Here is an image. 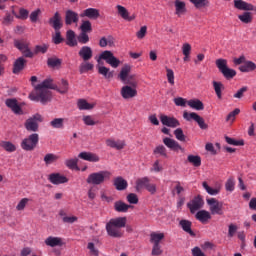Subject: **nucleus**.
I'll list each match as a JSON object with an SVG mask.
<instances>
[{
    "label": "nucleus",
    "mask_w": 256,
    "mask_h": 256,
    "mask_svg": "<svg viewBox=\"0 0 256 256\" xmlns=\"http://www.w3.org/2000/svg\"><path fill=\"white\" fill-rule=\"evenodd\" d=\"M56 161H59V156L56 154L48 153L44 156L45 165H53Z\"/></svg>",
    "instance_id": "nucleus-40"
},
{
    "label": "nucleus",
    "mask_w": 256,
    "mask_h": 256,
    "mask_svg": "<svg viewBox=\"0 0 256 256\" xmlns=\"http://www.w3.org/2000/svg\"><path fill=\"white\" fill-rule=\"evenodd\" d=\"M78 157L79 159H83V161H89L90 163H98V161H100L99 156L91 152H81Z\"/></svg>",
    "instance_id": "nucleus-19"
},
{
    "label": "nucleus",
    "mask_w": 256,
    "mask_h": 256,
    "mask_svg": "<svg viewBox=\"0 0 256 256\" xmlns=\"http://www.w3.org/2000/svg\"><path fill=\"white\" fill-rule=\"evenodd\" d=\"M238 18L242 23H251V21H253L250 12H244L242 15H239Z\"/></svg>",
    "instance_id": "nucleus-54"
},
{
    "label": "nucleus",
    "mask_w": 256,
    "mask_h": 256,
    "mask_svg": "<svg viewBox=\"0 0 256 256\" xmlns=\"http://www.w3.org/2000/svg\"><path fill=\"white\" fill-rule=\"evenodd\" d=\"M114 209L117 211V213H127L129 209H133V206L126 204L123 201H116L114 203Z\"/></svg>",
    "instance_id": "nucleus-24"
},
{
    "label": "nucleus",
    "mask_w": 256,
    "mask_h": 256,
    "mask_svg": "<svg viewBox=\"0 0 256 256\" xmlns=\"http://www.w3.org/2000/svg\"><path fill=\"white\" fill-rule=\"evenodd\" d=\"M198 117H199V114L195 112H190V113L187 111L183 112V119H185L186 121H197Z\"/></svg>",
    "instance_id": "nucleus-48"
},
{
    "label": "nucleus",
    "mask_w": 256,
    "mask_h": 256,
    "mask_svg": "<svg viewBox=\"0 0 256 256\" xmlns=\"http://www.w3.org/2000/svg\"><path fill=\"white\" fill-rule=\"evenodd\" d=\"M125 83V85H128L129 87H134L137 88L138 82L137 79L135 78V75H130L126 78L125 81H122Z\"/></svg>",
    "instance_id": "nucleus-47"
},
{
    "label": "nucleus",
    "mask_w": 256,
    "mask_h": 256,
    "mask_svg": "<svg viewBox=\"0 0 256 256\" xmlns=\"http://www.w3.org/2000/svg\"><path fill=\"white\" fill-rule=\"evenodd\" d=\"M78 43H81V45H86V43H89V35L81 32L78 36Z\"/></svg>",
    "instance_id": "nucleus-60"
},
{
    "label": "nucleus",
    "mask_w": 256,
    "mask_h": 256,
    "mask_svg": "<svg viewBox=\"0 0 256 256\" xmlns=\"http://www.w3.org/2000/svg\"><path fill=\"white\" fill-rule=\"evenodd\" d=\"M52 41L54 45H60V43H63V37H61V30H55V35L52 36Z\"/></svg>",
    "instance_id": "nucleus-51"
},
{
    "label": "nucleus",
    "mask_w": 256,
    "mask_h": 256,
    "mask_svg": "<svg viewBox=\"0 0 256 256\" xmlns=\"http://www.w3.org/2000/svg\"><path fill=\"white\" fill-rule=\"evenodd\" d=\"M66 25H73V23H79V14L73 10H67L65 12Z\"/></svg>",
    "instance_id": "nucleus-16"
},
{
    "label": "nucleus",
    "mask_w": 256,
    "mask_h": 256,
    "mask_svg": "<svg viewBox=\"0 0 256 256\" xmlns=\"http://www.w3.org/2000/svg\"><path fill=\"white\" fill-rule=\"evenodd\" d=\"M63 61L59 58H48L47 65L48 67H59Z\"/></svg>",
    "instance_id": "nucleus-52"
},
{
    "label": "nucleus",
    "mask_w": 256,
    "mask_h": 256,
    "mask_svg": "<svg viewBox=\"0 0 256 256\" xmlns=\"http://www.w3.org/2000/svg\"><path fill=\"white\" fill-rule=\"evenodd\" d=\"M37 145H39V134L37 133L30 134L21 142V148L24 151H34Z\"/></svg>",
    "instance_id": "nucleus-7"
},
{
    "label": "nucleus",
    "mask_w": 256,
    "mask_h": 256,
    "mask_svg": "<svg viewBox=\"0 0 256 256\" xmlns=\"http://www.w3.org/2000/svg\"><path fill=\"white\" fill-rule=\"evenodd\" d=\"M45 245L48 247H61V245H63V240L60 237L50 236L46 238Z\"/></svg>",
    "instance_id": "nucleus-28"
},
{
    "label": "nucleus",
    "mask_w": 256,
    "mask_h": 256,
    "mask_svg": "<svg viewBox=\"0 0 256 256\" xmlns=\"http://www.w3.org/2000/svg\"><path fill=\"white\" fill-rule=\"evenodd\" d=\"M225 141L226 143H228V145H234L235 147H241L245 145V142L243 140H235L229 136L225 137Z\"/></svg>",
    "instance_id": "nucleus-46"
},
{
    "label": "nucleus",
    "mask_w": 256,
    "mask_h": 256,
    "mask_svg": "<svg viewBox=\"0 0 256 256\" xmlns=\"http://www.w3.org/2000/svg\"><path fill=\"white\" fill-rule=\"evenodd\" d=\"M163 143H164V145H166V147H168V149H171L172 151H182L183 150V148L181 147L179 142L175 141L174 139L166 137L163 139Z\"/></svg>",
    "instance_id": "nucleus-21"
},
{
    "label": "nucleus",
    "mask_w": 256,
    "mask_h": 256,
    "mask_svg": "<svg viewBox=\"0 0 256 256\" xmlns=\"http://www.w3.org/2000/svg\"><path fill=\"white\" fill-rule=\"evenodd\" d=\"M180 227L185 231V233H188L190 237H195V232L191 229V221L189 220H180L179 222Z\"/></svg>",
    "instance_id": "nucleus-30"
},
{
    "label": "nucleus",
    "mask_w": 256,
    "mask_h": 256,
    "mask_svg": "<svg viewBox=\"0 0 256 256\" xmlns=\"http://www.w3.org/2000/svg\"><path fill=\"white\" fill-rule=\"evenodd\" d=\"M202 187H204L208 195H219L221 193V188H211L207 182H203Z\"/></svg>",
    "instance_id": "nucleus-44"
},
{
    "label": "nucleus",
    "mask_w": 256,
    "mask_h": 256,
    "mask_svg": "<svg viewBox=\"0 0 256 256\" xmlns=\"http://www.w3.org/2000/svg\"><path fill=\"white\" fill-rule=\"evenodd\" d=\"M78 55L83 61H90V59H93V49L89 46H83L79 50Z\"/></svg>",
    "instance_id": "nucleus-18"
},
{
    "label": "nucleus",
    "mask_w": 256,
    "mask_h": 256,
    "mask_svg": "<svg viewBox=\"0 0 256 256\" xmlns=\"http://www.w3.org/2000/svg\"><path fill=\"white\" fill-rule=\"evenodd\" d=\"M212 215H223V202L216 198H209L206 200Z\"/></svg>",
    "instance_id": "nucleus-8"
},
{
    "label": "nucleus",
    "mask_w": 256,
    "mask_h": 256,
    "mask_svg": "<svg viewBox=\"0 0 256 256\" xmlns=\"http://www.w3.org/2000/svg\"><path fill=\"white\" fill-rule=\"evenodd\" d=\"M49 89H57V85L53 84V79L47 78L41 84L35 86V92L29 94V99L31 101H36L37 103H42V105H47L51 101V91Z\"/></svg>",
    "instance_id": "nucleus-1"
},
{
    "label": "nucleus",
    "mask_w": 256,
    "mask_h": 256,
    "mask_svg": "<svg viewBox=\"0 0 256 256\" xmlns=\"http://www.w3.org/2000/svg\"><path fill=\"white\" fill-rule=\"evenodd\" d=\"M48 181H50L52 185H62L63 183H67L69 179L60 173H52L48 176Z\"/></svg>",
    "instance_id": "nucleus-15"
},
{
    "label": "nucleus",
    "mask_w": 256,
    "mask_h": 256,
    "mask_svg": "<svg viewBox=\"0 0 256 256\" xmlns=\"http://www.w3.org/2000/svg\"><path fill=\"white\" fill-rule=\"evenodd\" d=\"M63 123H64L63 118H55L50 122V125L51 127H53V129H62Z\"/></svg>",
    "instance_id": "nucleus-49"
},
{
    "label": "nucleus",
    "mask_w": 256,
    "mask_h": 256,
    "mask_svg": "<svg viewBox=\"0 0 256 256\" xmlns=\"http://www.w3.org/2000/svg\"><path fill=\"white\" fill-rule=\"evenodd\" d=\"M239 228L235 224H230L228 226V237H235V233H237V230Z\"/></svg>",
    "instance_id": "nucleus-64"
},
{
    "label": "nucleus",
    "mask_w": 256,
    "mask_h": 256,
    "mask_svg": "<svg viewBox=\"0 0 256 256\" xmlns=\"http://www.w3.org/2000/svg\"><path fill=\"white\" fill-rule=\"evenodd\" d=\"M120 93L123 99H133V97H137V88L125 85L121 88Z\"/></svg>",
    "instance_id": "nucleus-13"
},
{
    "label": "nucleus",
    "mask_w": 256,
    "mask_h": 256,
    "mask_svg": "<svg viewBox=\"0 0 256 256\" xmlns=\"http://www.w3.org/2000/svg\"><path fill=\"white\" fill-rule=\"evenodd\" d=\"M160 121L162 125H165L166 127H171L172 129H175V127H179L181 123L177 118L175 117H169L167 115H161L160 116Z\"/></svg>",
    "instance_id": "nucleus-11"
},
{
    "label": "nucleus",
    "mask_w": 256,
    "mask_h": 256,
    "mask_svg": "<svg viewBox=\"0 0 256 256\" xmlns=\"http://www.w3.org/2000/svg\"><path fill=\"white\" fill-rule=\"evenodd\" d=\"M14 47H16V49H19V51H21V53H22L26 49V47H29V45L27 43H25L24 41L15 40Z\"/></svg>",
    "instance_id": "nucleus-57"
},
{
    "label": "nucleus",
    "mask_w": 256,
    "mask_h": 256,
    "mask_svg": "<svg viewBox=\"0 0 256 256\" xmlns=\"http://www.w3.org/2000/svg\"><path fill=\"white\" fill-rule=\"evenodd\" d=\"M39 123H43V116L41 114H34L26 120L24 126L30 133H37L39 131Z\"/></svg>",
    "instance_id": "nucleus-6"
},
{
    "label": "nucleus",
    "mask_w": 256,
    "mask_h": 256,
    "mask_svg": "<svg viewBox=\"0 0 256 256\" xmlns=\"http://www.w3.org/2000/svg\"><path fill=\"white\" fill-rule=\"evenodd\" d=\"M27 203H29V198L21 199L16 206L17 211H23V209H25V207H27Z\"/></svg>",
    "instance_id": "nucleus-62"
},
{
    "label": "nucleus",
    "mask_w": 256,
    "mask_h": 256,
    "mask_svg": "<svg viewBox=\"0 0 256 256\" xmlns=\"http://www.w3.org/2000/svg\"><path fill=\"white\" fill-rule=\"evenodd\" d=\"M238 69L241 71V73H251L255 71L256 64L253 61L246 60L245 63L240 65Z\"/></svg>",
    "instance_id": "nucleus-23"
},
{
    "label": "nucleus",
    "mask_w": 256,
    "mask_h": 256,
    "mask_svg": "<svg viewBox=\"0 0 256 256\" xmlns=\"http://www.w3.org/2000/svg\"><path fill=\"white\" fill-rule=\"evenodd\" d=\"M163 239H165V233L152 232L150 234V243L153 245H160Z\"/></svg>",
    "instance_id": "nucleus-33"
},
{
    "label": "nucleus",
    "mask_w": 256,
    "mask_h": 256,
    "mask_svg": "<svg viewBox=\"0 0 256 256\" xmlns=\"http://www.w3.org/2000/svg\"><path fill=\"white\" fill-rule=\"evenodd\" d=\"M216 67H218L220 73H222L223 77H225V79H227L228 81L233 79V77L237 75V71L227 66L226 59H223V58L217 59Z\"/></svg>",
    "instance_id": "nucleus-4"
},
{
    "label": "nucleus",
    "mask_w": 256,
    "mask_h": 256,
    "mask_svg": "<svg viewBox=\"0 0 256 256\" xmlns=\"http://www.w3.org/2000/svg\"><path fill=\"white\" fill-rule=\"evenodd\" d=\"M155 155H161L162 157H167V148L163 145H159L154 149Z\"/></svg>",
    "instance_id": "nucleus-53"
},
{
    "label": "nucleus",
    "mask_w": 256,
    "mask_h": 256,
    "mask_svg": "<svg viewBox=\"0 0 256 256\" xmlns=\"http://www.w3.org/2000/svg\"><path fill=\"white\" fill-rule=\"evenodd\" d=\"M212 87L216 93L217 99H223V92L225 91V85L219 81H212Z\"/></svg>",
    "instance_id": "nucleus-22"
},
{
    "label": "nucleus",
    "mask_w": 256,
    "mask_h": 256,
    "mask_svg": "<svg viewBox=\"0 0 256 256\" xmlns=\"http://www.w3.org/2000/svg\"><path fill=\"white\" fill-rule=\"evenodd\" d=\"M94 67H95V65H93L91 62L84 61L79 66L80 74L83 75V73H87L89 71H93Z\"/></svg>",
    "instance_id": "nucleus-39"
},
{
    "label": "nucleus",
    "mask_w": 256,
    "mask_h": 256,
    "mask_svg": "<svg viewBox=\"0 0 256 256\" xmlns=\"http://www.w3.org/2000/svg\"><path fill=\"white\" fill-rule=\"evenodd\" d=\"M78 161L79 160L77 158L68 159L65 161V165L68 167V169H77Z\"/></svg>",
    "instance_id": "nucleus-58"
},
{
    "label": "nucleus",
    "mask_w": 256,
    "mask_h": 256,
    "mask_svg": "<svg viewBox=\"0 0 256 256\" xmlns=\"http://www.w3.org/2000/svg\"><path fill=\"white\" fill-rule=\"evenodd\" d=\"M126 199L130 205H137V203H139V197H137L135 193L128 194Z\"/></svg>",
    "instance_id": "nucleus-55"
},
{
    "label": "nucleus",
    "mask_w": 256,
    "mask_h": 256,
    "mask_svg": "<svg viewBox=\"0 0 256 256\" xmlns=\"http://www.w3.org/2000/svg\"><path fill=\"white\" fill-rule=\"evenodd\" d=\"M187 159L194 167H201V156L189 155Z\"/></svg>",
    "instance_id": "nucleus-45"
},
{
    "label": "nucleus",
    "mask_w": 256,
    "mask_h": 256,
    "mask_svg": "<svg viewBox=\"0 0 256 256\" xmlns=\"http://www.w3.org/2000/svg\"><path fill=\"white\" fill-rule=\"evenodd\" d=\"M190 3L194 5L196 9H205L209 6V0H190Z\"/></svg>",
    "instance_id": "nucleus-42"
},
{
    "label": "nucleus",
    "mask_w": 256,
    "mask_h": 256,
    "mask_svg": "<svg viewBox=\"0 0 256 256\" xmlns=\"http://www.w3.org/2000/svg\"><path fill=\"white\" fill-rule=\"evenodd\" d=\"M225 189L230 193H232V191H235V178L231 177L226 181Z\"/></svg>",
    "instance_id": "nucleus-50"
},
{
    "label": "nucleus",
    "mask_w": 256,
    "mask_h": 256,
    "mask_svg": "<svg viewBox=\"0 0 256 256\" xmlns=\"http://www.w3.org/2000/svg\"><path fill=\"white\" fill-rule=\"evenodd\" d=\"M16 17L17 19H22L23 21H25V19L29 17V11L25 8H20L19 15H17Z\"/></svg>",
    "instance_id": "nucleus-61"
},
{
    "label": "nucleus",
    "mask_w": 256,
    "mask_h": 256,
    "mask_svg": "<svg viewBox=\"0 0 256 256\" xmlns=\"http://www.w3.org/2000/svg\"><path fill=\"white\" fill-rule=\"evenodd\" d=\"M106 179H111V172L107 170L91 173L87 177L86 182L88 185H103Z\"/></svg>",
    "instance_id": "nucleus-3"
},
{
    "label": "nucleus",
    "mask_w": 256,
    "mask_h": 256,
    "mask_svg": "<svg viewBox=\"0 0 256 256\" xmlns=\"http://www.w3.org/2000/svg\"><path fill=\"white\" fill-rule=\"evenodd\" d=\"M127 180L123 179V177L118 176L114 179V186L117 189V191H125L128 187Z\"/></svg>",
    "instance_id": "nucleus-29"
},
{
    "label": "nucleus",
    "mask_w": 256,
    "mask_h": 256,
    "mask_svg": "<svg viewBox=\"0 0 256 256\" xmlns=\"http://www.w3.org/2000/svg\"><path fill=\"white\" fill-rule=\"evenodd\" d=\"M81 33H91L93 31V26L91 25V21L83 20L82 24L80 25Z\"/></svg>",
    "instance_id": "nucleus-41"
},
{
    "label": "nucleus",
    "mask_w": 256,
    "mask_h": 256,
    "mask_svg": "<svg viewBox=\"0 0 256 256\" xmlns=\"http://www.w3.org/2000/svg\"><path fill=\"white\" fill-rule=\"evenodd\" d=\"M0 147H2L4 151H7V153H15V151H17V146L10 141L0 142Z\"/></svg>",
    "instance_id": "nucleus-34"
},
{
    "label": "nucleus",
    "mask_w": 256,
    "mask_h": 256,
    "mask_svg": "<svg viewBox=\"0 0 256 256\" xmlns=\"http://www.w3.org/2000/svg\"><path fill=\"white\" fill-rule=\"evenodd\" d=\"M203 198L201 196H196L194 199H192L188 204L187 207L190 209V213H195L196 211H199L203 207Z\"/></svg>",
    "instance_id": "nucleus-12"
},
{
    "label": "nucleus",
    "mask_w": 256,
    "mask_h": 256,
    "mask_svg": "<svg viewBox=\"0 0 256 256\" xmlns=\"http://www.w3.org/2000/svg\"><path fill=\"white\" fill-rule=\"evenodd\" d=\"M116 9L118 11V15H120V17H122L124 21H135L137 16L135 14L130 15L129 10H127V8H125L124 6L117 5Z\"/></svg>",
    "instance_id": "nucleus-14"
},
{
    "label": "nucleus",
    "mask_w": 256,
    "mask_h": 256,
    "mask_svg": "<svg viewBox=\"0 0 256 256\" xmlns=\"http://www.w3.org/2000/svg\"><path fill=\"white\" fill-rule=\"evenodd\" d=\"M131 73V65L125 64L119 74V79L123 81H127V78L130 76L129 74Z\"/></svg>",
    "instance_id": "nucleus-35"
},
{
    "label": "nucleus",
    "mask_w": 256,
    "mask_h": 256,
    "mask_svg": "<svg viewBox=\"0 0 256 256\" xmlns=\"http://www.w3.org/2000/svg\"><path fill=\"white\" fill-rule=\"evenodd\" d=\"M197 221H200V223H207L211 219V213L207 210H199L195 215Z\"/></svg>",
    "instance_id": "nucleus-25"
},
{
    "label": "nucleus",
    "mask_w": 256,
    "mask_h": 256,
    "mask_svg": "<svg viewBox=\"0 0 256 256\" xmlns=\"http://www.w3.org/2000/svg\"><path fill=\"white\" fill-rule=\"evenodd\" d=\"M54 91H58L61 95H65L69 92V81L62 79L59 86H57V89Z\"/></svg>",
    "instance_id": "nucleus-36"
},
{
    "label": "nucleus",
    "mask_w": 256,
    "mask_h": 256,
    "mask_svg": "<svg viewBox=\"0 0 256 256\" xmlns=\"http://www.w3.org/2000/svg\"><path fill=\"white\" fill-rule=\"evenodd\" d=\"M6 107L11 109V111L15 115H23V109H21V106H19V103L17 102V99L15 98H8L5 101Z\"/></svg>",
    "instance_id": "nucleus-9"
},
{
    "label": "nucleus",
    "mask_w": 256,
    "mask_h": 256,
    "mask_svg": "<svg viewBox=\"0 0 256 256\" xmlns=\"http://www.w3.org/2000/svg\"><path fill=\"white\" fill-rule=\"evenodd\" d=\"M106 145L108 147H111L112 149H117V151H121V149L125 148V141L123 140H113V139H108L106 140Z\"/></svg>",
    "instance_id": "nucleus-26"
},
{
    "label": "nucleus",
    "mask_w": 256,
    "mask_h": 256,
    "mask_svg": "<svg viewBox=\"0 0 256 256\" xmlns=\"http://www.w3.org/2000/svg\"><path fill=\"white\" fill-rule=\"evenodd\" d=\"M150 182L151 181L147 177L139 178L136 181V191H141V189H147V186Z\"/></svg>",
    "instance_id": "nucleus-37"
},
{
    "label": "nucleus",
    "mask_w": 256,
    "mask_h": 256,
    "mask_svg": "<svg viewBox=\"0 0 256 256\" xmlns=\"http://www.w3.org/2000/svg\"><path fill=\"white\" fill-rule=\"evenodd\" d=\"M66 45H68V47H77V39H75V31L68 30L66 32Z\"/></svg>",
    "instance_id": "nucleus-31"
},
{
    "label": "nucleus",
    "mask_w": 256,
    "mask_h": 256,
    "mask_svg": "<svg viewBox=\"0 0 256 256\" xmlns=\"http://www.w3.org/2000/svg\"><path fill=\"white\" fill-rule=\"evenodd\" d=\"M25 63H27V60H25V58H17L13 64L12 73H14V75H19V73H21V71L25 69Z\"/></svg>",
    "instance_id": "nucleus-17"
},
{
    "label": "nucleus",
    "mask_w": 256,
    "mask_h": 256,
    "mask_svg": "<svg viewBox=\"0 0 256 256\" xmlns=\"http://www.w3.org/2000/svg\"><path fill=\"white\" fill-rule=\"evenodd\" d=\"M187 105L191 107V109H195L196 111H203L205 109V105L199 99H191L187 101Z\"/></svg>",
    "instance_id": "nucleus-32"
},
{
    "label": "nucleus",
    "mask_w": 256,
    "mask_h": 256,
    "mask_svg": "<svg viewBox=\"0 0 256 256\" xmlns=\"http://www.w3.org/2000/svg\"><path fill=\"white\" fill-rule=\"evenodd\" d=\"M151 255L153 256L163 255V249H161V244H153Z\"/></svg>",
    "instance_id": "nucleus-59"
},
{
    "label": "nucleus",
    "mask_w": 256,
    "mask_h": 256,
    "mask_svg": "<svg viewBox=\"0 0 256 256\" xmlns=\"http://www.w3.org/2000/svg\"><path fill=\"white\" fill-rule=\"evenodd\" d=\"M127 225V217L112 218L106 223V233L109 237H123V228Z\"/></svg>",
    "instance_id": "nucleus-2"
},
{
    "label": "nucleus",
    "mask_w": 256,
    "mask_h": 256,
    "mask_svg": "<svg viewBox=\"0 0 256 256\" xmlns=\"http://www.w3.org/2000/svg\"><path fill=\"white\" fill-rule=\"evenodd\" d=\"M80 17H87L88 19H99L100 14H99V10H97L96 8H88L85 9L81 14Z\"/></svg>",
    "instance_id": "nucleus-20"
},
{
    "label": "nucleus",
    "mask_w": 256,
    "mask_h": 256,
    "mask_svg": "<svg viewBox=\"0 0 256 256\" xmlns=\"http://www.w3.org/2000/svg\"><path fill=\"white\" fill-rule=\"evenodd\" d=\"M39 15H41V9H36L30 14L31 23H37L39 21Z\"/></svg>",
    "instance_id": "nucleus-56"
},
{
    "label": "nucleus",
    "mask_w": 256,
    "mask_h": 256,
    "mask_svg": "<svg viewBox=\"0 0 256 256\" xmlns=\"http://www.w3.org/2000/svg\"><path fill=\"white\" fill-rule=\"evenodd\" d=\"M101 60L106 61V63L110 65V67H113V69H117V67L121 65V60L115 57L113 52L109 50H105L99 55L97 62L101 63Z\"/></svg>",
    "instance_id": "nucleus-5"
},
{
    "label": "nucleus",
    "mask_w": 256,
    "mask_h": 256,
    "mask_svg": "<svg viewBox=\"0 0 256 256\" xmlns=\"http://www.w3.org/2000/svg\"><path fill=\"white\" fill-rule=\"evenodd\" d=\"M49 25L52 26L54 31H61L63 28V20L61 18V14L59 12H55L53 17H51L48 21Z\"/></svg>",
    "instance_id": "nucleus-10"
},
{
    "label": "nucleus",
    "mask_w": 256,
    "mask_h": 256,
    "mask_svg": "<svg viewBox=\"0 0 256 256\" xmlns=\"http://www.w3.org/2000/svg\"><path fill=\"white\" fill-rule=\"evenodd\" d=\"M99 75H103L104 79H113L115 75V71H111V69L105 67V66H97Z\"/></svg>",
    "instance_id": "nucleus-27"
},
{
    "label": "nucleus",
    "mask_w": 256,
    "mask_h": 256,
    "mask_svg": "<svg viewBox=\"0 0 256 256\" xmlns=\"http://www.w3.org/2000/svg\"><path fill=\"white\" fill-rule=\"evenodd\" d=\"M174 135L178 141H185V134L183 133V129L177 128L174 130Z\"/></svg>",
    "instance_id": "nucleus-63"
},
{
    "label": "nucleus",
    "mask_w": 256,
    "mask_h": 256,
    "mask_svg": "<svg viewBox=\"0 0 256 256\" xmlns=\"http://www.w3.org/2000/svg\"><path fill=\"white\" fill-rule=\"evenodd\" d=\"M175 9H176V15L181 16L185 11H187V8L185 7V2L181 0H175L174 2Z\"/></svg>",
    "instance_id": "nucleus-38"
},
{
    "label": "nucleus",
    "mask_w": 256,
    "mask_h": 256,
    "mask_svg": "<svg viewBox=\"0 0 256 256\" xmlns=\"http://www.w3.org/2000/svg\"><path fill=\"white\" fill-rule=\"evenodd\" d=\"M93 107L94 105L89 104L85 99L78 100V108L80 109V111H89L93 109Z\"/></svg>",
    "instance_id": "nucleus-43"
}]
</instances>
